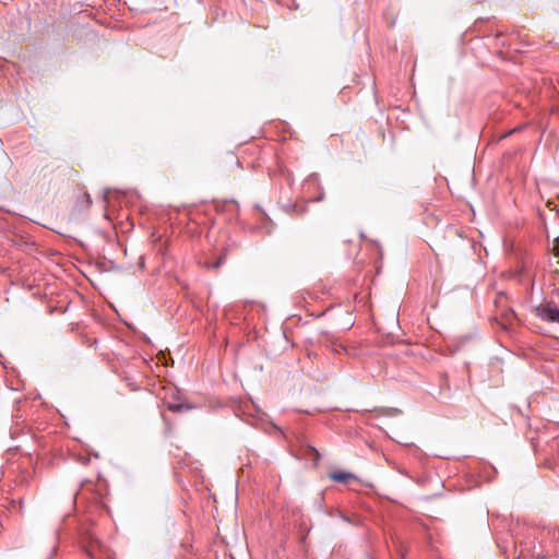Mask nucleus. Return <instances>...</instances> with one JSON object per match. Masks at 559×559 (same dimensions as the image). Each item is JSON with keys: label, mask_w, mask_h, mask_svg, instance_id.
<instances>
[{"label": "nucleus", "mask_w": 559, "mask_h": 559, "mask_svg": "<svg viewBox=\"0 0 559 559\" xmlns=\"http://www.w3.org/2000/svg\"><path fill=\"white\" fill-rule=\"evenodd\" d=\"M535 316L547 323L559 324V308L555 302H546L536 306Z\"/></svg>", "instance_id": "1"}, {"label": "nucleus", "mask_w": 559, "mask_h": 559, "mask_svg": "<svg viewBox=\"0 0 559 559\" xmlns=\"http://www.w3.org/2000/svg\"><path fill=\"white\" fill-rule=\"evenodd\" d=\"M329 478L335 483L348 484L350 480H357L358 477L354 473L345 471H335L329 473Z\"/></svg>", "instance_id": "2"}, {"label": "nucleus", "mask_w": 559, "mask_h": 559, "mask_svg": "<svg viewBox=\"0 0 559 559\" xmlns=\"http://www.w3.org/2000/svg\"><path fill=\"white\" fill-rule=\"evenodd\" d=\"M167 408L170 411V412H174V413H185V412H188V411H191L193 408V406L191 404H188V403H168L167 404Z\"/></svg>", "instance_id": "3"}, {"label": "nucleus", "mask_w": 559, "mask_h": 559, "mask_svg": "<svg viewBox=\"0 0 559 559\" xmlns=\"http://www.w3.org/2000/svg\"><path fill=\"white\" fill-rule=\"evenodd\" d=\"M305 454L308 456L312 455L311 460L313 461V463L316 465L319 463V461L321 459L320 452L314 447H311V445H307Z\"/></svg>", "instance_id": "4"}, {"label": "nucleus", "mask_w": 559, "mask_h": 559, "mask_svg": "<svg viewBox=\"0 0 559 559\" xmlns=\"http://www.w3.org/2000/svg\"><path fill=\"white\" fill-rule=\"evenodd\" d=\"M224 261H225V257H219L213 263H206L205 266L206 267H212V269H218L224 263Z\"/></svg>", "instance_id": "5"}, {"label": "nucleus", "mask_w": 559, "mask_h": 559, "mask_svg": "<svg viewBox=\"0 0 559 559\" xmlns=\"http://www.w3.org/2000/svg\"><path fill=\"white\" fill-rule=\"evenodd\" d=\"M107 194H108V190L105 191L104 199H107Z\"/></svg>", "instance_id": "6"}]
</instances>
